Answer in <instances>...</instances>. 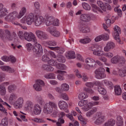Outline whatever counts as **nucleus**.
<instances>
[{
  "label": "nucleus",
  "mask_w": 126,
  "mask_h": 126,
  "mask_svg": "<svg viewBox=\"0 0 126 126\" xmlns=\"http://www.w3.org/2000/svg\"><path fill=\"white\" fill-rule=\"evenodd\" d=\"M42 112V108L39 104H35L33 106V113L35 115H40Z\"/></svg>",
  "instance_id": "6ab92c4d"
},
{
  "label": "nucleus",
  "mask_w": 126,
  "mask_h": 126,
  "mask_svg": "<svg viewBox=\"0 0 126 126\" xmlns=\"http://www.w3.org/2000/svg\"><path fill=\"white\" fill-rule=\"evenodd\" d=\"M118 63L121 64L126 63V59L123 56H119Z\"/></svg>",
  "instance_id": "603ef678"
},
{
  "label": "nucleus",
  "mask_w": 126,
  "mask_h": 126,
  "mask_svg": "<svg viewBox=\"0 0 126 126\" xmlns=\"http://www.w3.org/2000/svg\"><path fill=\"white\" fill-rule=\"evenodd\" d=\"M79 30L82 33H89L90 32V28L87 27L84 24H80L79 26Z\"/></svg>",
  "instance_id": "ddd939ff"
},
{
  "label": "nucleus",
  "mask_w": 126,
  "mask_h": 126,
  "mask_svg": "<svg viewBox=\"0 0 126 126\" xmlns=\"http://www.w3.org/2000/svg\"><path fill=\"white\" fill-rule=\"evenodd\" d=\"M94 73L95 74V77L97 79H102V78H105L106 77L105 69L102 67L96 69L94 71Z\"/></svg>",
  "instance_id": "20e7f679"
},
{
  "label": "nucleus",
  "mask_w": 126,
  "mask_h": 126,
  "mask_svg": "<svg viewBox=\"0 0 126 126\" xmlns=\"http://www.w3.org/2000/svg\"><path fill=\"white\" fill-rule=\"evenodd\" d=\"M19 44V42L18 41H14V43H12L11 46L12 47L13 49L15 50L16 48V47L18 48V49H20V48L22 47V46L21 45H18Z\"/></svg>",
  "instance_id": "c03bdc74"
},
{
  "label": "nucleus",
  "mask_w": 126,
  "mask_h": 126,
  "mask_svg": "<svg viewBox=\"0 0 126 126\" xmlns=\"http://www.w3.org/2000/svg\"><path fill=\"white\" fill-rule=\"evenodd\" d=\"M48 64H50V65H53V66H56V67H57L58 64H59V63H58V62L55 60H50L48 62Z\"/></svg>",
  "instance_id": "13d9d810"
},
{
  "label": "nucleus",
  "mask_w": 126,
  "mask_h": 126,
  "mask_svg": "<svg viewBox=\"0 0 126 126\" xmlns=\"http://www.w3.org/2000/svg\"><path fill=\"white\" fill-rule=\"evenodd\" d=\"M48 46H57V42L55 40H51L46 42Z\"/></svg>",
  "instance_id": "0e129e2a"
},
{
  "label": "nucleus",
  "mask_w": 126,
  "mask_h": 126,
  "mask_svg": "<svg viewBox=\"0 0 126 126\" xmlns=\"http://www.w3.org/2000/svg\"><path fill=\"white\" fill-rule=\"evenodd\" d=\"M17 87L15 85H11L8 87V90L9 93H11L13 91L16 90Z\"/></svg>",
  "instance_id": "a18cd8bd"
},
{
  "label": "nucleus",
  "mask_w": 126,
  "mask_h": 126,
  "mask_svg": "<svg viewBox=\"0 0 126 126\" xmlns=\"http://www.w3.org/2000/svg\"><path fill=\"white\" fill-rule=\"evenodd\" d=\"M58 106L62 111H64L66 108H67V104L65 102V101L63 100H60L58 102Z\"/></svg>",
  "instance_id": "aec40b11"
},
{
  "label": "nucleus",
  "mask_w": 126,
  "mask_h": 126,
  "mask_svg": "<svg viewBox=\"0 0 126 126\" xmlns=\"http://www.w3.org/2000/svg\"><path fill=\"white\" fill-rule=\"evenodd\" d=\"M13 39V37H12V35L11 34L9 35H5L4 36V38H3V40L4 41H12Z\"/></svg>",
  "instance_id": "bf43d9fd"
},
{
  "label": "nucleus",
  "mask_w": 126,
  "mask_h": 126,
  "mask_svg": "<svg viewBox=\"0 0 126 126\" xmlns=\"http://www.w3.org/2000/svg\"><path fill=\"white\" fill-rule=\"evenodd\" d=\"M66 57L68 59H75V53L73 51H68Z\"/></svg>",
  "instance_id": "7c9ffc66"
},
{
  "label": "nucleus",
  "mask_w": 126,
  "mask_h": 126,
  "mask_svg": "<svg viewBox=\"0 0 126 126\" xmlns=\"http://www.w3.org/2000/svg\"><path fill=\"white\" fill-rule=\"evenodd\" d=\"M103 83H104L107 87H109V88H112L114 87V85L111 82L108 81L107 80H104L103 81Z\"/></svg>",
  "instance_id": "37998d69"
},
{
  "label": "nucleus",
  "mask_w": 126,
  "mask_h": 126,
  "mask_svg": "<svg viewBox=\"0 0 126 126\" xmlns=\"http://www.w3.org/2000/svg\"><path fill=\"white\" fill-rule=\"evenodd\" d=\"M78 119L79 121H80V122H81L82 124H83V125H86L87 122H86V120L84 118H83V117H82V116H79L78 117Z\"/></svg>",
  "instance_id": "680f3d73"
},
{
  "label": "nucleus",
  "mask_w": 126,
  "mask_h": 126,
  "mask_svg": "<svg viewBox=\"0 0 126 126\" xmlns=\"http://www.w3.org/2000/svg\"><path fill=\"white\" fill-rule=\"evenodd\" d=\"M115 48V43L112 41L108 42L104 48V52H110L112 49Z\"/></svg>",
  "instance_id": "dca6fc26"
},
{
  "label": "nucleus",
  "mask_w": 126,
  "mask_h": 126,
  "mask_svg": "<svg viewBox=\"0 0 126 126\" xmlns=\"http://www.w3.org/2000/svg\"><path fill=\"white\" fill-rule=\"evenodd\" d=\"M0 68L3 71H7L9 73H13V72H14V69L11 68L8 66H1Z\"/></svg>",
  "instance_id": "5701e85b"
},
{
  "label": "nucleus",
  "mask_w": 126,
  "mask_h": 126,
  "mask_svg": "<svg viewBox=\"0 0 126 126\" xmlns=\"http://www.w3.org/2000/svg\"><path fill=\"white\" fill-rule=\"evenodd\" d=\"M85 63L90 67H95V66H96L95 60L92 58L88 57L86 58L85 59Z\"/></svg>",
  "instance_id": "1a4fd4ad"
},
{
  "label": "nucleus",
  "mask_w": 126,
  "mask_h": 126,
  "mask_svg": "<svg viewBox=\"0 0 126 126\" xmlns=\"http://www.w3.org/2000/svg\"><path fill=\"white\" fill-rule=\"evenodd\" d=\"M105 122V116H101L99 117L96 121L94 122V124L95 125H101V124H103Z\"/></svg>",
  "instance_id": "b1692460"
},
{
  "label": "nucleus",
  "mask_w": 126,
  "mask_h": 126,
  "mask_svg": "<svg viewBox=\"0 0 126 126\" xmlns=\"http://www.w3.org/2000/svg\"><path fill=\"white\" fill-rule=\"evenodd\" d=\"M121 32L122 31L121 30V28L118 26H115L114 28L113 36L114 37L115 40H116L118 43H121V39H120V34H121Z\"/></svg>",
  "instance_id": "39448f33"
},
{
  "label": "nucleus",
  "mask_w": 126,
  "mask_h": 126,
  "mask_svg": "<svg viewBox=\"0 0 126 126\" xmlns=\"http://www.w3.org/2000/svg\"><path fill=\"white\" fill-rule=\"evenodd\" d=\"M98 5L100 6L101 9L103 10V11H106V7L104 5V3L101 0H98L97 2Z\"/></svg>",
  "instance_id": "49530a36"
},
{
  "label": "nucleus",
  "mask_w": 126,
  "mask_h": 126,
  "mask_svg": "<svg viewBox=\"0 0 126 126\" xmlns=\"http://www.w3.org/2000/svg\"><path fill=\"white\" fill-rule=\"evenodd\" d=\"M114 11L117 13L120 17H122L123 12L122 11V10L121 9L118 8H114Z\"/></svg>",
  "instance_id": "052dcab7"
},
{
  "label": "nucleus",
  "mask_w": 126,
  "mask_h": 126,
  "mask_svg": "<svg viewBox=\"0 0 126 126\" xmlns=\"http://www.w3.org/2000/svg\"><path fill=\"white\" fill-rule=\"evenodd\" d=\"M43 111L46 115H49L52 113V115L54 116V111L47 103L44 106Z\"/></svg>",
  "instance_id": "f8f14e48"
},
{
  "label": "nucleus",
  "mask_w": 126,
  "mask_h": 126,
  "mask_svg": "<svg viewBox=\"0 0 126 126\" xmlns=\"http://www.w3.org/2000/svg\"><path fill=\"white\" fill-rule=\"evenodd\" d=\"M97 89L98 92H99L100 94H101L102 95H105L107 93L106 90L101 86L98 87Z\"/></svg>",
  "instance_id": "ea45409f"
},
{
  "label": "nucleus",
  "mask_w": 126,
  "mask_h": 126,
  "mask_svg": "<svg viewBox=\"0 0 126 126\" xmlns=\"http://www.w3.org/2000/svg\"><path fill=\"white\" fill-rule=\"evenodd\" d=\"M88 104V101L87 100H81L79 102L78 105L80 107H83L85 105Z\"/></svg>",
  "instance_id": "6e6d98bb"
},
{
  "label": "nucleus",
  "mask_w": 126,
  "mask_h": 126,
  "mask_svg": "<svg viewBox=\"0 0 126 126\" xmlns=\"http://www.w3.org/2000/svg\"><path fill=\"white\" fill-rule=\"evenodd\" d=\"M92 107V102H89L86 105H85L84 107H83V110L84 111H89V110H90V108Z\"/></svg>",
  "instance_id": "79ce46f5"
},
{
  "label": "nucleus",
  "mask_w": 126,
  "mask_h": 126,
  "mask_svg": "<svg viewBox=\"0 0 126 126\" xmlns=\"http://www.w3.org/2000/svg\"><path fill=\"white\" fill-rule=\"evenodd\" d=\"M96 83H99V82H87V83H86L85 85H86V86H87V87H89V88H92L94 87V85Z\"/></svg>",
  "instance_id": "3c124183"
},
{
  "label": "nucleus",
  "mask_w": 126,
  "mask_h": 126,
  "mask_svg": "<svg viewBox=\"0 0 126 126\" xmlns=\"http://www.w3.org/2000/svg\"><path fill=\"white\" fill-rule=\"evenodd\" d=\"M116 124V122L113 119H110L108 120L106 123H105V126H114Z\"/></svg>",
  "instance_id": "f704fd0d"
},
{
  "label": "nucleus",
  "mask_w": 126,
  "mask_h": 126,
  "mask_svg": "<svg viewBox=\"0 0 126 126\" xmlns=\"http://www.w3.org/2000/svg\"><path fill=\"white\" fill-rule=\"evenodd\" d=\"M56 67L58 69H61L62 70H65V69H66V66H65V65L63 63H58V64H57V66H56Z\"/></svg>",
  "instance_id": "de8ad7c7"
},
{
  "label": "nucleus",
  "mask_w": 126,
  "mask_h": 126,
  "mask_svg": "<svg viewBox=\"0 0 126 126\" xmlns=\"http://www.w3.org/2000/svg\"><path fill=\"white\" fill-rule=\"evenodd\" d=\"M24 102V100H23V98L19 97L17 99L15 102L14 104V106L16 109H20V108H22L23 106V103Z\"/></svg>",
  "instance_id": "9d476101"
},
{
  "label": "nucleus",
  "mask_w": 126,
  "mask_h": 126,
  "mask_svg": "<svg viewBox=\"0 0 126 126\" xmlns=\"http://www.w3.org/2000/svg\"><path fill=\"white\" fill-rule=\"evenodd\" d=\"M115 93L117 96H119L122 94V89L120 86H115L114 87Z\"/></svg>",
  "instance_id": "cd10ccee"
},
{
  "label": "nucleus",
  "mask_w": 126,
  "mask_h": 126,
  "mask_svg": "<svg viewBox=\"0 0 126 126\" xmlns=\"http://www.w3.org/2000/svg\"><path fill=\"white\" fill-rule=\"evenodd\" d=\"M36 16L34 14L31 13L28 16H25L21 19V23L23 24L27 23L28 25H32V23L35 21Z\"/></svg>",
  "instance_id": "f03ea898"
},
{
  "label": "nucleus",
  "mask_w": 126,
  "mask_h": 126,
  "mask_svg": "<svg viewBox=\"0 0 126 126\" xmlns=\"http://www.w3.org/2000/svg\"><path fill=\"white\" fill-rule=\"evenodd\" d=\"M0 112H2L3 113H5V115H6V116H7V112H6V110H5V108H4V107H3V106H2V103L3 102V101L2 100V99H1V98L0 97Z\"/></svg>",
  "instance_id": "c756f323"
},
{
  "label": "nucleus",
  "mask_w": 126,
  "mask_h": 126,
  "mask_svg": "<svg viewBox=\"0 0 126 126\" xmlns=\"http://www.w3.org/2000/svg\"><path fill=\"white\" fill-rule=\"evenodd\" d=\"M61 90L62 91H68L69 90V86L66 83L62 84L61 86Z\"/></svg>",
  "instance_id": "2f4dec72"
},
{
  "label": "nucleus",
  "mask_w": 126,
  "mask_h": 126,
  "mask_svg": "<svg viewBox=\"0 0 126 126\" xmlns=\"http://www.w3.org/2000/svg\"><path fill=\"white\" fill-rule=\"evenodd\" d=\"M109 36L108 34H106L105 35L104 34H101L97 36L94 39V40L95 41V42H99L100 41H102V40H103V41H107L109 40Z\"/></svg>",
  "instance_id": "a211bd4d"
},
{
  "label": "nucleus",
  "mask_w": 126,
  "mask_h": 126,
  "mask_svg": "<svg viewBox=\"0 0 126 126\" xmlns=\"http://www.w3.org/2000/svg\"><path fill=\"white\" fill-rule=\"evenodd\" d=\"M57 61H58L59 63H65V59H64V57H63V55H59Z\"/></svg>",
  "instance_id": "e2e57ef3"
},
{
  "label": "nucleus",
  "mask_w": 126,
  "mask_h": 126,
  "mask_svg": "<svg viewBox=\"0 0 126 126\" xmlns=\"http://www.w3.org/2000/svg\"><path fill=\"white\" fill-rule=\"evenodd\" d=\"M64 124V120L63 118H59L58 122L56 121L57 126H62V125Z\"/></svg>",
  "instance_id": "09e8293b"
},
{
  "label": "nucleus",
  "mask_w": 126,
  "mask_h": 126,
  "mask_svg": "<svg viewBox=\"0 0 126 126\" xmlns=\"http://www.w3.org/2000/svg\"><path fill=\"white\" fill-rule=\"evenodd\" d=\"M79 42L81 44H88L91 42V39L88 37H86L84 38L80 39Z\"/></svg>",
  "instance_id": "c85d7f7f"
},
{
  "label": "nucleus",
  "mask_w": 126,
  "mask_h": 126,
  "mask_svg": "<svg viewBox=\"0 0 126 126\" xmlns=\"http://www.w3.org/2000/svg\"><path fill=\"white\" fill-rule=\"evenodd\" d=\"M44 22V18L42 16L37 17L35 16V18L34 19V25L38 27L40 25H42Z\"/></svg>",
  "instance_id": "4468645a"
},
{
  "label": "nucleus",
  "mask_w": 126,
  "mask_h": 126,
  "mask_svg": "<svg viewBox=\"0 0 126 126\" xmlns=\"http://www.w3.org/2000/svg\"><path fill=\"white\" fill-rule=\"evenodd\" d=\"M42 61L43 62H50V57L47 55H44L42 56Z\"/></svg>",
  "instance_id": "338daca9"
},
{
  "label": "nucleus",
  "mask_w": 126,
  "mask_h": 126,
  "mask_svg": "<svg viewBox=\"0 0 126 126\" xmlns=\"http://www.w3.org/2000/svg\"><path fill=\"white\" fill-rule=\"evenodd\" d=\"M46 31L50 33L53 37H60V32L56 30H54L52 27H49Z\"/></svg>",
  "instance_id": "9b49d317"
},
{
  "label": "nucleus",
  "mask_w": 126,
  "mask_h": 126,
  "mask_svg": "<svg viewBox=\"0 0 126 126\" xmlns=\"http://www.w3.org/2000/svg\"><path fill=\"white\" fill-rule=\"evenodd\" d=\"M75 72L76 73V75L77 77H78V78H82V81L84 82H86L88 81V79H89V78L87 76V75L85 74H83L82 76L81 74L79 73V71L78 70L76 69L75 70Z\"/></svg>",
  "instance_id": "2eb2a0df"
},
{
  "label": "nucleus",
  "mask_w": 126,
  "mask_h": 126,
  "mask_svg": "<svg viewBox=\"0 0 126 126\" xmlns=\"http://www.w3.org/2000/svg\"><path fill=\"white\" fill-rule=\"evenodd\" d=\"M111 62L112 63H119V56L117 55L111 58Z\"/></svg>",
  "instance_id": "8fccbe9b"
},
{
  "label": "nucleus",
  "mask_w": 126,
  "mask_h": 126,
  "mask_svg": "<svg viewBox=\"0 0 126 126\" xmlns=\"http://www.w3.org/2000/svg\"><path fill=\"white\" fill-rule=\"evenodd\" d=\"M17 99V95L15 94H11L9 98V102H13Z\"/></svg>",
  "instance_id": "58836bf2"
},
{
  "label": "nucleus",
  "mask_w": 126,
  "mask_h": 126,
  "mask_svg": "<svg viewBox=\"0 0 126 126\" xmlns=\"http://www.w3.org/2000/svg\"><path fill=\"white\" fill-rule=\"evenodd\" d=\"M90 51L93 52V54L98 57H103V52L102 51V46L97 45H92L89 48Z\"/></svg>",
  "instance_id": "7ed1b4c3"
},
{
  "label": "nucleus",
  "mask_w": 126,
  "mask_h": 126,
  "mask_svg": "<svg viewBox=\"0 0 126 126\" xmlns=\"http://www.w3.org/2000/svg\"><path fill=\"white\" fill-rule=\"evenodd\" d=\"M8 13V10L6 8H3L1 10H0V17H3L5 16L6 14Z\"/></svg>",
  "instance_id": "473e14b6"
},
{
  "label": "nucleus",
  "mask_w": 126,
  "mask_h": 126,
  "mask_svg": "<svg viewBox=\"0 0 126 126\" xmlns=\"http://www.w3.org/2000/svg\"><path fill=\"white\" fill-rule=\"evenodd\" d=\"M49 106L52 109L53 111V116L54 117H57V115L59 113V110H58V104L57 102L52 101H49L47 103Z\"/></svg>",
  "instance_id": "423d86ee"
},
{
  "label": "nucleus",
  "mask_w": 126,
  "mask_h": 126,
  "mask_svg": "<svg viewBox=\"0 0 126 126\" xmlns=\"http://www.w3.org/2000/svg\"><path fill=\"white\" fill-rule=\"evenodd\" d=\"M26 11H27V8L25 7H23L17 16V18H18V19H20L21 17L24 16L26 13Z\"/></svg>",
  "instance_id": "4be33fe9"
},
{
  "label": "nucleus",
  "mask_w": 126,
  "mask_h": 126,
  "mask_svg": "<svg viewBox=\"0 0 126 126\" xmlns=\"http://www.w3.org/2000/svg\"><path fill=\"white\" fill-rule=\"evenodd\" d=\"M33 121L37 123V124H45L46 123V121L43 118H35L33 120Z\"/></svg>",
  "instance_id": "e433bc0d"
},
{
  "label": "nucleus",
  "mask_w": 126,
  "mask_h": 126,
  "mask_svg": "<svg viewBox=\"0 0 126 126\" xmlns=\"http://www.w3.org/2000/svg\"><path fill=\"white\" fill-rule=\"evenodd\" d=\"M18 35L21 40H24L25 39V33H23L22 32H19Z\"/></svg>",
  "instance_id": "69168bd1"
},
{
  "label": "nucleus",
  "mask_w": 126,
  "mask_h": 126,
  "mask_svg": "<svg viewBox=\"0 0 126 126\" xmlns=\"http://www.w3.org/2000/svg\"><path fill=\"white\" fill-rule=\"evenodd\" d=\"M92 10L94 12H98V11H101V9L99 8L96 5L93 4L92 5Z\"/></svg>",
  "instance_id": "864d4df0"
},
{
  "label": "nucleus",
  "mask_w": 126,
  "mask_h": 126,
  "mask_svg": "<svg viewBox=\"0 0 126 126\" xmlns=\"http://www.w3.org/2000/svg\"><path fill=\"white\" fill-rule=\"evenodd\" d=\"M42 69L46 71H54V67L50 65L44 64L42 65Z\"/></svg>",
  "instance_id": "393cba45"
},
{
  "label": "nucleus",
  "mask_w": 126,
  "mask_h": 126,
  "mask_svg": "<svg viewBox=\"0 0 126 126\" xmlns=\"http://www.w3.org/2000/svg\"><path fill=\"white\" fill-rule=\"evenodd\" d=\"M10 15H11V17H12V19L14 20V19L16 18V16H17V12L16 11H14L13 12L10 13Z\"/></svg>",
  "instance_id": "774afa93"
},
{
  "label": "nucleus",
  "mask_w": 126,
  "mask_h": 126,
  "mask_svg": "<svg viewBox=\"0 0 126 126\" xmlns=\"http://www.w3.org/2000/svg\"><path fill=\"white\" fill-rule=\"evenodd\" d=\"M51 50H52L53 51H55L56 53H58V54H63V52H64V49L63 47H50Z\"/></svg>",
  "instance_id": "412c9836"
},
{
  "label": "nucleus",
  "mask_w": 126,
  "mask_h": 126,
  "mask_svg": "<svg viewBox=\"0 0 126 126\" xmlns=\"http://www.w3.org/2000/svg\"><path fill=\"white\" fill-rule=\"evenodd\" d=\"M25 39L28 42H32L34 48L33 53L36 57H41L43 55V48L42 46L38 43V40L32 32H25Z\"/></svg>",
  "instance_id": "f257e3e1"
},
{
  "label": "nucleus",
  "mask_w": 126,
  "mask_h": 126,
  "mask_svg": "<svg viewBox=\"0 0 126 126\" xmlns=\"http://www.w3.org/2000/svg\"><path fill=\"white\" fill-rule=\"evenodd\" d=\"M80 19L84 22H89L91 20V17L89 14H84L80 16Z\"/></svg>",
  "instance_id": "f3484780"
},
{
  "label": "nucleus",
  "mask_w": 126,
  "mask_h": 126,
  "mask_svg": "<svg viewBox=\"0 0 126 126\" xmlns=\"http://www.w3.org/2000/svg\"><path fill=\"white\" fill-rule=\"evenodd\" d=\"M27 109L29 110V111H31L32 112L33 111V109L34 108V104H33V102L30 101H28L26 103Z\"/></svg>",
  "instance_id": "bb28decb"
},
{
  "label": "nucleus",
  "mask_w": 126,
  "mask_h": 126,
  "mask_svg": "<svg viewBox=\"0 0 126 126\" xmlns=\"http://www.w3.org/2000/svg\"><path fill=\"white\" fill-rule=\"evenodd\" d=\"M35 34L37 38L41 39V40H46V39H48V34L43 31L37 30L35 31Z\"/></svg>",
  "instance_id": "6e6552de"
},
{
  "label": "nucleus",
  "mask_w": 126,
  "mask_h": 126,
  "mask_svg": "<svg viewBox=\"0 0 126 126\" xmlns=\"http://www.w3.org/2000/svg\"><path fill=\"white\" fill-rule=\"evenodd\" d=\"M96 112H97V109L96 108L93 109L87 112L86 114V116L88 117V118H90V117H91L93 115H94Z\"/></svg>",
  "instance_id": "72a5a7b5"
},
{
  "label": "nucleus",
  "mask_w": 126,
  "mask_h": 126,
  "mask_svg": "<svg viewBox=\"0 0 126 126\" xmlns=\"http://www.w3.org/2000/svg\"><path fill=\"white\" fill-rule=\"evenodd\" d=\"M45 86V83L41 80H37L33 87L36 91H42V87Z\"/></svg>",
  "instance_id": "0eeeda50"
},
{
  "label": "nucleus",
  "mask_w": 126,
  "mask_h": 126,
  "mask_svg": "<svg viewBox=\"0 0 126 126\" xmlns=\"http://www.w3.org/2000/svg\"><path fill=\"white\" fill-rule=\"evenodd\" d=\"M88 97V95L85 93H81L79 94L78 95V99L79 100H83L84 99H86V98Z\"/></svg>",
  "instance_id": "a19ab883"
},
{
  "label": "nucleus",
  "mask_w": 126,
  "mask_h": 126,
  "mask_svg": "<svg viewBox=\"0 0 126 126\" xmlns=\"http://www.w3.org/2000/svg\"><path fill=\"white\" fill-rule=\"evenodd\" d=\"M44 77L47 79H55V78H56V76L54 73H50L45 75Z\"/></svg>",
  "instance_id": "4c0bfd02"
},
{
  "label": "nucleus",
  "mask_w": 126,
  "mask_h": 126,
  "mask_svg": "<svg viewBox=\"0 0 126 126\" xmlns=\"http://www.w3.org/2000/svg\"><path fill=\"white\" fill-rule=\"evenodd\" d=\"M119 76L121 77H125L126 76V67H123L122 69L119 70Z\"/></svg>",
  "instance_id": "a878e982"
},
{
  "label": "nucleus",
  "mask_w": 126,
  "mask_h": 126,
  "mask_svg": "<svg viewBox=\"0 0 126 126\" xmlns=\"http://www.w3.org/2000/svg\"><path fill=\"white\" fill-rule=\"evenodd\" d=\"M36 100L40 105H43L44 104V99L40 95L36 96Z\"/></svg>",
  "instance_id": "5fc2aeb1"
},
{
  "label": "nucleus",
  "mask_w": 126,
  "mask_h": 126,
  "mask_svg": "<svg viewBox=\"0 0 126 126\" xmlns=\"http://www.w3.org/2000/svg\"><path fill=\"white\" fill-rule=\"evenodd\" d=\"M6 93V90L5 89V87L3 85H0V95H5Z\"/></svg>",
  "instance_id": "c9c22d12"
},
{
  "label": "nucleus",
  "mask_w": 126,
  "mask_h": 126,
  "mask_svg": "<svg viewBox=\"0 0 126 126\" xmlns=\"http://www.w3.org/2000/svg\"><path fill=\"white\" fill-rule=\"evenodd\" d=\"M82 6L83 8H84V9H86V10H90L91 9V7L87 3H86V2L83 3Z\"/></svg>",
  "instance_id": "4d7b16f0"
}]
</instances>
